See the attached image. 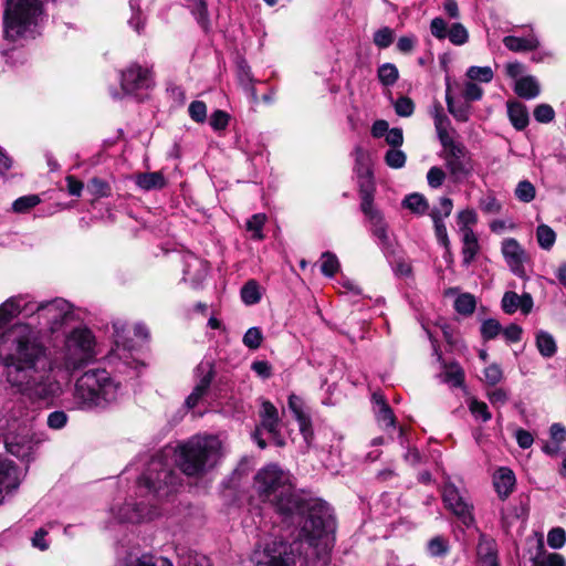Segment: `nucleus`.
I'll return each mask as SVG.
<instances>
[{
    "label": "nucleus",
    "mask_w": 566,
    "mask_h": 566,
    "mask_svg": "<svg viewBox=\"0 0 566 566\" xmlns=\"http://www.w3.org/2000/svg\"><path fill=\"white\" fill-rule=\"evenodd\" d=\"M101 345L86 326L65 334L62 346L51 356L40 331L15 323L0 333V365L8 386L32 402L52 406L63 394L61 375L70 377L96 360Z\"/></svg>",
    "instance_id": "nucleus-1"
},
{
    "label": "nucleus",
    "mask_w": 566,
    "mask_h": 566,
    "mask_svg": "<svg viewBox=\"0 0 566 566\" xmlns=\"http://www.w3.org/2000/svg\"><path fill=\"white\" fill-rule=\"evenodd\" d=\"M258 496L270 503L283 520L300 528V537L315 545V541L334 531L332 509L319 499H306L295 491L292 475L274 463L261 468L253 481Z\"/></svg>",
    "instance_id": "nucleus-2"
},
{
    "label": "nucleus",
    "mask_w": 566,
    "mask_h": 566,
    "mask_svg": "<svg viewBox=\"0 0 566 566\" xmlns=\"http://www.w3.org/2000/svg\"><path fill=\"white\" fill-rule=\"evenodd\" d=\"M224 454L222 441L213 434H196L176 447H165L148 462L138 479V488L157 496L167 495L178 483L169 460L188 476H199L213 469Z\"/></svg>",
    "instance_id": "nucleus-3"
},
{
    "label": "nucleus",
    "mask_w": 566,
    "mask_h": 566,
    "mask_svg": "<svg viewBox=\"0 0 566 566\" xmlns=\"http://www.w3.org/2000/svg\"><path fill=\"white\" fill-rule=\"evenodd\" d=\"M123 395L119 380L104 368H94L76 378L64 405L71 411H103L116 405Z\"/></svg>",
    "instance_id": "nucleus-4"
},
{
    "label": "nucleus",
    "mask_w": 566,
    "mask_h": 566,
    "mask_svg": "<svg viewBox=\"0 0 566 566\" xmlns=\"http://www.w3.org/2000/svg\"><path fill=\"white\" fill-rule=\"evenodd\" d=\"M42 20L41 0H7L3 13V38L12 43L33 38Z\"/></svg>",
    "instance_id": "nucleus-5"
},
{
    "label": "nucleus",
    "mask_w": 566,
    "mask_h": 566,
    "mask_svg": "<svg viewBox=\"0 0 566 566\" xmlns=\"http://www.w3.org/2000/svg\"><path fill=\"white\" fill-rule=\"evenodd\" d=\"M73 316V306L64 298H54L49 302H35L32 298V305L29 313V322L32 327L42 333L56 332L64 323L70 321ZM43 338V336H41Z\"/></svg>",
    "instance_id": "nucleus-6"
},
{
    "label": "nucleus",
    "mask_w": 566,
    "mask_h": 566,
    "mask_svg": "<svg viewBox=\"0 0 566 566\" xmlns=\"http://www.w3.org/2000/svg\"><path fill=\"white\" fill-rule=\"evenodd\" d=\"M251 560L255 566H295V548L293 544L274 538L259 544L252 553Z\"/></svg>",
    "instance_id": "nucleus-7"
},
{
    "label": "nucleus",
    "mask_w": 566,
    "mask_h": 566,
    "mask_svg": "<svg viewBox=\"0 0 566 566\" xmlns=\"http://www.w3.org/2000/svg\"><path fill=\"white\" fill-rule=\"evenodd\" d=\"M444 150L446 167L454 181L468 178L473 171V161L468 149L452 137L441 140Z\"/></svg>",
    "instance_id": "nucleus-8"
},
{
    "label": "nucleus",
    "mask_w": 566,
    "mask_h": 566,
    "mask_svg": "<svg viewBox=\"0 0 566 566\" xmlns=\"http://www.w3.org/2000/svg\"><path fill=\"white\" fill-rule=\"evenodd\" d=\"M35 419L23 399L7 401L0 410V430L6 432L28 431Z\"/></svg>",
    "instance_id": "nucleus-9"
},
{
    "label": "nucleus",
    "mask_w": 566,
    "mask_h": 566,
    "mask_svg": "<svg viewBox=\"0 0 566 566\" xmlns=\"http://www.w3.org/2000/svg\"><path fill=\"white\" fill-rule=\"evenodd\" d=\"M373 191L374 189L371 185L361 187L360 208L370 223L371 233L377 239L378 245L385 250L390 245L388 224L385 221L382 213L374 207Z\"/></svg>",
    "instance_id": "nucleus-10"
},
{
    "label": "nucleus",
    "mask_w": 566,
    "mask_h": 566,
    "mask_svg": "<svg viewBox=\"0 0 566 566\" xmlns=\"http://www.w3.org/2000/svg\"><path fill=\"white\" fill-rule=\"evenodd\" d=\"M501 254L507 268L515 276L523 280L528 277V268L532 264V260L528 252L516 239H503L501 242Z\"/></svg>",
    "instance_id": "nucleus-11"
},
{
    "label": "nucleus",
    "mask_w": 566,
    "mask_h": 566,
    "mask_svg": "<svg viewBox=\"0 0 566 566\" xmlns=\"http://www.w3.org/2000/svg\"><path fill=\"white\" fill-rule=\"evenodd\" d=\"M151 71L137 63L128 65L120 74V86L125 94L137 96L153 86Z\"/></svg>",
    "instance_id": "nucleus-12"
},
{
    "label": "nucleus",
    "mask_w": 566,
    "mask_h": 566,
    "mask_svg": "<svg viewBox=\"0 0 566 566\" xmlns=\"http://www.w3.org/2000/svg\"><path fill=\"white\" fill-rule=\"evenodd\" d=\"M213 377V361L211 359L201 360L195 369L196 386L185 401L188 409L198 406L200 400L208 394Z\"/></svg>",
    "instance_id": "nucleus-13"
},
{
    "label": "nucleus",
    "mask_w": 566,
    "mask_h": 566,
    "mask_svg": "<svg viewBox=\"0 0 566 566\" xmlns=\"http://www.w3.org/2000/svg\"><path fill=\"white\" fill-rule=\"evenodd\" d=\"M23 478L12 461L0 457V505L18 491Z\"/></svg>",
    "instance_id": "nucleus-14"
},
{
    "label": "nucleus",
    "mask_w": 566,
    "mask_h": 566,
    "mask_svg": "<svg viewBox=\"0 0 566 566\" xmlns=\"http://www.w3.org/2000/svg\"><path fill=\"white\" fill-rule=\"evenodd\" d=\"M442 497L446 506L467 525L473 522L472 504L462 495L455 485L447 483L443 486Z\"/></svg>",
    "instance_id": "nucleus-15"
},
{
    "label": "nucleus",
    "mask_w": 566,
    "mask_h": 566,
    "mask_svg": "<svg viewBox=\"0 0 566 566\" xmlns=\"http://www.w3.org/2000/svg\"><path fill=\"white\" fill-rule=\"evenodd\" d=\"M31 305L32 297L28 294H18L7 298L0 304V329L9 325L20 314L29 318Z\"/></svg>",
    "instance_id": "nucleus-16"
},
{
    "label": "nucleus",
    "mask_w": 566,
    "mask_h": 566,
    "mask_svg": "<svg viewBox=\"0 0 566 566\" xmlns=\"http://www.w3.org/2000/svg\"><path fill=\"white\" fill-rule=\"evenodd\" d=\"M160 515L158 509L153 504L126 503L118 509L117 518L119 522L142 523L153 521Z\"/></svg>",
    "instance_id": "nucleus-17"
},
{
    "label": "nucleus",
    "mask_w": 566,
    "mask_h": 566,
    "mask_svg": "<svg viewBox=\"0 0 566 566\" xmlns=\"http://www.w3.org/2000/svg\"><path fill=\"white\" fill-rule=\"evenodd\" d=\"M261 424L253 433L256 444L264 449L266 442L261 438V430H265L269 434H275L280 430V419L277 409L270 401H263L260 410Z\"/></svg>",
    "instance_id": "nucleus-18"
},
{
    "label": "nucleus",
    "mask_w": 566,
    "mask_h": 566,
    "mask_svg": "<svg viewBox=\"0 0 566 566\" xmlns=\"http://www.w3.org/2000/svg\"><path fill=\"white\" fill-rule=\"evenodd\" d=\"M426 331L432 343L433 355L437 357V360L440 363L442 369V373L440 374L441 380L451 385L452 387H462L464 384L463 368L457 361L447 363L442 358V354L437 346V340L432 338V335L428 329Z\"/></svg>",
    "instance_id": "nucleus-19"
},
{
    "label": "nucleus",
    "mask_w": 566,
    "mask_h": 566,
    "mask_svg": "<svg viewBox=\"0 0 566 566\" xmlns=\"http://www.w3.org/2000/svg\"><path fill=\"white\" fill-rule=\"evenodd\" d=\"M6 448L9 453L19 459H29L34 450L31 429L28 431L6 432Z\"/></svg>",
    "instance_id": "nucleus-20"
},
{
    "label": "nucleus",
    "mask_w": 566,
    "mask_h": 566,
    "mask_svg": "<svg viewBox=\"0 0 566 566\" xmlns=\"http://www.w3.org/2000/svg\"><path fill=\"white\" fill-rule=\"evenodd\" d=\"M184 263V281L195 290L200 289L209 272L208 262L189 253L185 255Z\"/></svg>",
    "instance_id": "nucleus-21"
},
{
    "label": "nucleus",
    "mask_w": 566,
    "mask_h": 566,
    "mask_svg": "<svg viewBox=\"0 0 566 566\" xmlns=\"http://www.w3.org/2000/svg\"><path fill=\"white\" fill-rule=\"evenodd\" d=\"M289 409L298 422L300 431L303 434L305 441L310 443V438L313 434L312 422L303 399L296 395H291L289 397Z\"/></svg>",
    "instance_id": "nucleus-22"
},
{
    "label": "nucleus",
    "mask_w": 566,
    "mask_h": 566,
    "mask_svg": "<svg viewBox=\"0 0 566 566\" xmlns=\"http://www.w3.org/2000/svg\"><path fill=\"white\" fill-rule=\"evenodd\" d=\"M501 303L502 310L506 314H513L517 310H521L524 315H527L532 312L534 306L533 297L530 293H523L522 295H518L512 291L504 293Z\"/></svg>",
    "instance_id": "nucleus-23"
},
{
    "label": "nucleus",
    "mask_w": 566,
    "mask_h": 566,
    "mask_svg": "<svg viewBox=\"0 0 566 566\" xmlns=\"http://www.w3.org/2000/svg\"><path fill=\"white\" fill-rule=\"evenodd\" d=\"M514 472L505 467L497 469L493 475V485L500 499H506L515 486Z\"/></svg>",
    "instance_id": "nucleus-24"
},
{
    "label": "nucleus",
    "mask_w": 566,
    "mask_h": 566,
    "mask_svg": "<svg viewBox=\"0 0 566 566\" xmlns=\"http://www.w3.org/2000/svg\"><path fill=\"white\" fill-rule=\"evenodd\" d=\"M503 44L512 52H530L539 48V40L534 33L526 36L507 35L503 39Z\"/></svg>",
    "instance_id": "nucleus-25"
},
{
    "label": "nucleus",
    "mask_w": 566,
    "mask_h": 566,
    "mask_svg": "<svg viewBox=\"0 0 566 566\" xmlns=\"http://www.w3.org/2000/svg\"><path fill=\"white\" fill-rule=\"evenodd\" d=\"M535 346L543 358H552L557 353V342L553 334L545 329L535 332Z\"/></svg>",
    "instance_id": "nucleus-26"
},
{
    "label": "nucleus",
    "mask_w": 566,
    "mask_h": 566,
    "mask_svg": "<svg viewBox=\"0 0 566 566\" xmlns=\"http://www.w3.org/2000/svg\"><path fill=\"white\" fill-rule=\"evenodd\" d=\"M515 93L525 99H533L541 93V85L533 75L521 76L515 81Z\"/></svg>",
    "instance_id": "nucleus-27"
},
{
    "label": "nucleus",
    "mask_w": 566,
    "mask_h": 566,
    "mask_svg": "<svg viewBox=\"0 0 566 566\" xmlns=\"http://www.w3.org/2000/svg\"><path fill=\"white\" fill-rule=\"evenodd\" d=\"M430 115L434 120V127L439 137V140H447L451 137L449 134L450 120L444 114L443 106L440 102L434 101L429 111Z\"/></svg>",
    "instance_id": "nucleus-28"
},
{
    "label": "nucleus",
    "mask_w": 566,
    "mask_h": 566,
    "mask_svg": "<svg viewBox=\"0 0 566 566\" xmlns=\"http://www.w3.org/2000/svg\"><path fill=\"white\" fill-rule=\"evenodd\" d=\"M135 184L145 191L159 190L166 185V178L161 171L142 172L135 176Z\"/></svg>",
    "instance_id": "nucleus-29"
},
{
    "label": "nucleus",
    "mask_w": 566,
    "mask_h": 566,
    "mask_svg": "<svg viewBox=\"0 0 566 566\" xmlns=\"http://www.w3.org/2000/svg\"><path fill=\"white\" fill-rule=\"evenodd\" d=\"M462 254L464 264H470L479 252L478 237L471 228L462 229Z\"/></svg>",
    "instance_id": "nucleus-30"
},
{
    "label": "nucleus",
    "mask_w": 566,
    "mask_h": 566,
    "mask_svg": "<svg viewBox=\"0 0 566 566\" xmlns=\"http://www.w3.org/2000/svg\"><path fill=\"white\" fill-rule=\"evenodd\" d=\"M507 115L510 122L517 130H522L528 125L530 117L527 108L520 102L507 103Z\"/></svg>",
    "instance_id": "nucleus-31"
},
{
    "label": "nucleus",
    "mask_w": 566,
    "mask_h": 566,
    "mask_svg": "<svg viewBox=\"0 0 566 566\" xmlns=\"http://www.w3.org/2000/svg\"><path fill=\"white\" fill-rule=\"evenodd\" d=\"M478 555L482 566H499L495 543L484 536L480 538L478 545Z\"/></svg>",
    "instance_id": "nucleus-32"
},
{
    "label": "nucleus",
    "mask_w": 566,
    "mask_h": 566,
    "mask_svg": "<svg viewBox=\"0 0 566 566\" xmlns=\"http://www.w3.org/2000/svg\"><path fill=\"white\" fill-rule=\"evenodd\" d=\"M446 102L449 113L459 122H468L470 117V106L465 103L457 104L451 96L450 84H447Z\"/></svg>",
    "instance_id": "nucleus-33"
},
{
    "label": "nucleus",
    "mask_w": 566,
    "mask_h": 566,
    "mask_svg": "<svg viewBox=\"0 0 566 566\" xmlns=\"http://www.w3.org/2000/svg\"><path fill=\"white\" fill-rule=\"evenodd\" d=\"M375 405L377 406V420L384 428L395 427L396 419L390 407L386 403L381 396H373Z\"/></svg>",
    "instance_id": "nucleus-34"
},
{
    "label": "nucleus",
    "mask_w": 566,
    "mask_h": 566,
    "mask_svg": "<svg viewBox=\"0 0 566 566\" xmlns=\"http://www.w3.org/2000/svg\"><path fill=\"white\" fill-rule=\"evenodd\" d=\"M238 80L242 88L250 96L251 101L255 104L259 101L256 90L254 87V78L248 65L241 64L238 70Z\"/></svg>",
    "instance_id": "nucleus-35"
},
{
    "label": "nucleus",
    "mask_w": 566,
    "mask_h": 566,
    "mask_svg": "<svg viewBox=\"0 0 566 566\" xmlns=\"http://www.w3.org/2000/svg\"><path fill=\"white\" fill-rule=\"evenodd\" d=\"M188 8L203 30L210 25L207 3L205 0H186Z\"/></svg>",
    "instance_id": "nucleus-36"
},
{
    "label": "nucleus",
    "mask_w": 566,
    "mask_h": 566,
    "mask_svg": "<svg viewBox=\"0 0 566 566\" xmlns=\"http://www.w3.org/2000/svg\"><path fill=\"white\" fill-rule=\"evenodd\" d=\"M401 205L416 214H424L429 208L427 199L418 192L408 195Z\"/></svg>",
    "instance_id": "nucleus-37"
},
{
    "label": "nucleus",
    "mask_w": 566,
    "mask_h": 566,
    "mask_svg": "<svg viewBox=\"0 0 566 566\" xmlns=\"http://www.w3.org/2000/svg\"><path fill=\"white\" fill-rule=\"evenodd\" d=\"M354 157H355V169L359 176L364 177H370V158L369 154L366 149H364L361 146H356L354 149Z\"/></svg>",
    "instance_id": "nucleus-38"
},
{
    "label": "nucleus",
    "mask_w": 566,
    "mask_h": 566,
    "mask_svg": "<svg viewBox=\"0 0 566 566\" xmlns=\"http://www.w3.org/2000/svg\"><path fill=\"white\" fill-rule=\"evenodd\" d=\"M377 77L384 86H392L399 78V71L394 63H384L377 70Z\"/></svg>",
    "instance_id": "nucleus-39"
},
{
    "label": "nucleus",
    "mask_w": 566,
    "mask_h": 566,
    "mask_svg": "<svg viewBox=\"0 0 566 566\" xmlns=\"http://www.w3.org/2000/svg\"><path fill=\"white\" fill-rule=\"evenodd\" d=\"M536 240L538 245L549 251L556 241V232L547 224H539L536 228Z\"/></svg>",
    "instance_id": "nucleus-40"
},
{
    "label": "nucleus",
    "mask_w": 566,
    "mask_h": 566,
    "mask_svg": "<svg viewBox=\"0 0 566 566\" xmlns=\"http://www.w3.org/2000/svg\"><path fill=\"white\" fill-rule=\"evenodd\" d=\"M116 358L123 360V364L128 368L137 369L139 366L144 367L143 364H139L137 360L130 357V354L126 352L125 345H120L119 340H115V348L112 349L109 359L113 361Z\"/></svg>",
    "instance_id": "nucleus-41"
},
{
    "label": "nucleus",
    "mask_w": 566,
    "mask_h": 566,
    "mask_svg": "<svg viewBox=\"0 0 566 566\" xmlns=\"http://www.w3.org/2000/svg\"><path fill=\"white\" fill-rule=\"evenodd\" d=\"M241 298L247 305H254L260 302L261 293L256 281L250 280L243 285L241 289Z\"/></svg>",
    "instance_id": "nucleus-42"
},
{
    "label": "nucleus",
    "mask_w": 566,
    "mask_h": 566,
    "mask_svg": "<svg viewBox=\"0 0 566 566\" xmlns=\"http://www.w3.org/2000/svg\"><path fill=\"white\" fill-rule=\"evenodd\" d=\"M476 307V300L471 293H462L454 301V308L461 315H471Z\"/></svg>",
    "instance_id": "nucleus-43"
},
{
    "label": "nucleus",
    "mask_w": 566,
    "mask_h": 566,
    "mask_svg": "<svg viewBox=\"0 0 566 566\" xmlns=\"http://www.w3.org/2000/svg\"><path fill=\"white\" fill-rule=\"evenodd\" d=\"M468 407L475 420H480L482 422L491 420L492 415L484 401L478 400L476 398H470L468 400Z\"/></svg>",
    "instance_id": "nucleus-44"
},
{
    "label": "nucleus",
    "mask_w": 566,
    "mask_h": 566,
    "mask_svg": "<svg viewBox=\"0 0 566 566\" xmlns=\"http://www.w3.org/2000/svg\"><path fill=\"white\" fill-rule=\"evenodd\" d=\"M479 208L483 213L486 214H497L501 212L503 206L497 200L493 192H489L485 196L481 197L479 200Z\"/></svg>",
    "instance_id": "nucleus-45"
},
{
    "label": "nucleus",
    "mask_w": 566,
    "mask_h": 566,
    "mask_svg": "<svg viewBox=\"0 0 566 566\" xmlns=\"http://www.w3.org/2000/svg\"><path fill=\"white\" fill-rule=\"evenodd\" d=\"M514 195L521 202L528 203L535 199L536 189L528 180H522L517 184Z\"/></svg>",
    "instance_id": "nucleus-46"
},
{
    "label": "nucleus",
    "mask_w": 566,
    "mask_h": 566,
    "mask_svg": "<svg viewBox=\"0 0 566 566\" xmlns=\"http://www.w3.org/2000/svg\"><path fill=\"white\" fill-rule=\"evenodd\" d=\"M266 222L264 213H255L247 221V230L252 232V239L262 240L264 238L263 227Z\"/></svg>",
    "instance_id": "nucleus-47"
},
{
    "label": "nucleus",
    "mask_w": 566,
    "mask_h": 566,
    "mask_svg": "<svg viewBox=\"0 0 566 566\" xmlns=\"http://www.w3.org/2000/svg\"><path fill=\"white\" fill-rule=\"evenodd\" d=\"M427 552L431 557H442L449 553V543L442 536H434L427 544Z\"/></svg>",
    "instance_id": "nucleus-48"
},
{
    "label": "nucleus",
    "mask_w": 566,
    "mask_h": 566,
    "mask_svg": "<svg viewBox=\"0 0 566 566\" xmlns=\"http://www.w3.org/2000/svg\"><path fill=\"white\" fill-rule=\"evenodd\" d=\"M449 41L454 45H463L469 40V32L461 23H452L447 34Z\"/></svg>",
    "instance_id": "nucleus-49"
},
{
    "label": "nucleus",
    "mask_w": 566,
    "mask_h": 566,
    "mask_svg": "<svg viewBox=\"0 0 566 566\" xmlns=\"http://www.w3.org/2000/svg\"><path fill=\"white\" fill-rule=\"evenodd\" d=\"M467 76L471 82L490 83L493 80L494 73L490 66H470L467 71Z\"/></svg>",
    "instance_id": "nucleus-50"
},
{
    "label": "nucleus",
    "mask_w": 566,
    "mask_h": 566,
    "mask_svg": "<svg viewBox=\"0 0 566 566\" xmlns=\"http://www.w3.org/2000/svg\"><path fill=\"white\" fill-rule=\"evenodd\" d=\"M395 32L389 27L378 29L373 36V41L379 49H387L394 42Z\"/></svg>",
    "instance_id": "nucleus-51"
},
{
    "label": "nucleus",
    "mask_w": 566,
    "mask_h": 566,
    "mask_svg": "<svg viewBox=\"0 0 566 566\" xmlns=\"http://www.w3.org/2000/svg\"><path fill=\"white\" fill-rule=\"evenodd\" d=\"M407 156L399 148H390L385 155V163L392 169H400L406 165Z\"/></svg>",
    "instance_id": "nucleus-52"
},
{
    "label": "nucleus",
    "mask_w": 566,
    "mask_h": 566,
    "mask_svg": "<svg viewBox=\"0 0 566 566\" xmlns=\"http://www.w3.org/2000/svg\"><path fill=\"white\" fill-rule=\"evenodd\" d=\"M40 198L36 195L23 196L14 200L12 203V209L18 213H25L33 207L40 203Z\"/></svg>",
    "instance_id": "nucleus-53"
},
{
    "label": "nucleus",
    "mask_w": 566,
    "mask_h": 566,
    "mask_svg": "<svg viewBox=\"0 0 566 566\" xmlns=\"http://www.w3.org/2000/svg\"><path fill=\"white\" fill-rule=\"evenodd\" d=\"M339 269V262L335 254L324 252L322 254L321 271L326 276H333Z\"/></svg>",
    "instance_id": "nucleus-54"
},
{
    "label": "nucleus",
    "mask_w": 566,
    "mask_h": 566,
    "mask_svg": "<svg viewBox=\"0 0 566 566\" xmlns=\"http://www.w3.org/2000/svg\"><path fill=\"white\" fill-rule=\"evenodd\" d=\"M502 332V325L499 321L489 318L485 319L481 325V335L483 339L490 340L495 338Z\"/></svg>",
    "instance_id": "nucleus-55"
},
{
    "label": "nucleus",
    "mask_w": 566,
    "mask_h": 566,
    "mask_svg": "<svg viewBox=\"0 0 566 566\" xmlns=\"http://www.w3.org/2000/svg\"><path fill=\"white\" fill-rule=\"evenodd\" d=\"M263 336L258 327H250L244 336H243V344L250 348V349H258L261 346Z\"/></svg>",
    "instance_id": "nucleus-56"
},
{
    "label": "nucleus",
    "mask_w": 566,
    "mask_h": 566,
    "mask_svg": "<svg viewBox=\"0 0 566 566\" xmlns=\"http://www.w3.org/2000/svg\"><path fill=\"white\" fill-rule=\"evenodd\" d=\"M230 115L221 109L214 111L210 116V126L216 132L224 130L229 125Z\"/></svg>",
    "instance_id": "nucleus-57"
},
{
    "label": "nucleus",
    "mask_w": 566,
    "mask_h": 566,
    "mask_svg": "<svg viewBox=\"0 0 566 566\" xmlns=\"http://www.w3.org/2000/svg\"><path fill=\"white\" fill-rule=\"evenodd\" d=\"M87 189L93 196L97 198L107 197L111 192L109 185L99 178H93L88 182Z\"/></svg>",
    "instance_id": "nucleus-58"
},
{
    "label": "nucleus",
    "mask_w": 566,
    "mask_h": 566,
    "mask_svg": "<svg viewBox=\"0 0 566 566\" xmlns=\"http://www.w3.org/2000/svg\"><path fill=\"white\" fill-rule=\"evenodd\" d=\"M69 417L63 410H55L49 413L46 424L50 429L60 430L67 423Z\"/></svg>",
    "instance_id": "nucleus-59"
},
{
    "label": "nucleus",
    "mask_w": 566,
    "mask_h": 566,
    "mask_svg": "<svg viewBox=\"0 0 566 566\" xmlns=\"http://www.w3.org/2000/svg\"><path fill=\"white\" fill-rule=\"evenodd\" d=\"M189 116L197 123H203L207 118V106L202 101H193L188 107Z\"/></svg>",
    "instance_id": "nucleus-60"
},
{
    "label": "nucleus",
    "mask_w": 566,
    "mask_h": 566,
    "mask_svg": "<svg viewBox=\"0 0 566 566\" xmlns=\"http://www.w3.org/2000/svg\"><path fill=\"white\" fill-rule=\"evenodd\" d=\"M484 380L491 386L497 385L503 379V370L497 364H491L484 368Z\"/></svg>",
    "instance_id": "nucleus-61"
},
{
    "label": "nucleus",
    "mask_w": 566,
    "mask_h": 566,
    "mask_svg": "<svg viewBox=\"0 0 566 566\" xmlns=\"http://www.w3.org/2000/svg\"><path fill=\"white\" fill-rule=\"evenodd\" d=\"M534 118L538 123H551L555 117V111L548 104H539L534 108Z\"/></svg>",
    "instance_id": "nucleus-62"
},
{
    "label": "nucleus",
    "mask_w": 566,
    "mask_h": 566,
    "mask_svg": "<svg viewBox=\"0 0 566 566\" xmlns=\"http://www.w3.org/2000/svg\"><path fill=\"white\" fill-rule=\"evenodd\" d=\"M566 542V533L560 527H555L548 532L547 544L554 549L562 548Z\"/></svg>",
    "instance_id": "nucleus-63"
},
{
    "label": "nucleus",
    "mask_w": 566,
    "mask_h": 566,
    "mask_svg": "<svg viewBox=\"0 0 566 566\" xmlns=\"http://www.w3.org/2000/svg\"><path fill=\"white\" fill-rule=\"evenodd\" d=\"M394 106L397 115L402 117L411 116L415 111L413 102L407 96L399 97Z\"/></svg>",
    "instance_id": "nucleus-64"
}]
</instances>
